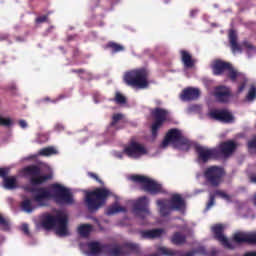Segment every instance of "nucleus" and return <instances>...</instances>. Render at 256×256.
<instances>
[{"instance_id":"nucleus-7","label":"nucleus","mask_w":256,"mask_h":256,"mask_svg":"<svg viewBox=\"0 0 256 256\" xmlns=\"http://www.w3.org/2000/svg\"><path fill=\"white\" fill-rule=\"evenodd\" d=\"M204 179L211 187H219L225 177V169L221 166H210L204 170Z\"/></svg>"},{"instance_id":"nucleus-49","label":"nucleus","mask_w":256,"mask_h":256,"mask_svg":"<svg viewBox=\"0 0 256 256\" xmlns=\"http://www.w3.org/2000/svg\"><path fill=\"white\" fill-rule=\"evenodd\" d=\"M7 39H9V35L8 34L0 35V41H7Z\"/></svg>"},{"instance_id":"nucleus-6","label":"nucleus","mask_w":256,"mask_h":256,"mask_svg":"<svg viewBox=\"0 0 256 256\" xmlns=\"http://www.w3.org/2000/svg\"><path fill=\"white\" fill-rule=\"evenodd\" d=\"M169 143H172L173 145H179V147H186L187 150L191 147V141L189 139L185 138L181 131L177 128L170 129L162 141V147H168Z\"/></svg>"},{"instance_id":"nucleus-13","label":"nucleus","mask_w":256,"mask_h":256,"mask_svg":"<svg viewBox=\"0 0 256 256\" xmlns=\"http://www.w3.org/2000/svg\"><path fill=\"white\" fill-rule=\"evenodd\" d=\"M124 153L131 159H139L143 155H147V148L135 140H132L125 148Z\"/></svg>"},{"instance_id":"nucleus-19","label":"nucleus","mask_w":256,"mask_h":256,"mask_svg":"<svg viewBox=\"0 0 256 256\" xmlns=\"http://www.w3.org/2000/svg\"><path fill=\"white\" fill-rule=\"evenodd\" d=\"M217 149H219L220 157H229L235 153L237 149V143H235L233 140H228L222 142Z\"/></svg>"},{"instance_id":"nucleus-39","label":"nucleus","mask_w":256,"mask_h":256,"mask_svg":"<svg viewBox=\"0 0 256 256\" xmlns=\"http://www.w3.org/2000/svg\"><path fill=\"white\" fill-rule=\"evenodd\" d=\"M11 125H13V121H11L10 118H3V116H0L1 127H11Z\"/></svg>"},{"instance_id":"nucleus-50","label":"nucleus","mask_w":256,"mask_h":256,"mask_svg":"<svg viewBox=\"0 0 256 256\" xmlns=\"http://www.w3.org/2000/svg\"><path fill=\"white\" fill-rule=\"evenodd\" d=\"M249 179H250V183H255L256 184V174H251Z\"/></svg>"},{"instance_id":"nucleus-28","label":"nucleus","mask_w":256,"mask_h":256,"mask_svg":"<svg viewBox=\"0 0 256 256\" xmlns=\"http://www.w3.org/2000/svg\"><path fill=\"white\" fill-rule=\"evenodd\" d=\"M3 187L8 191H12V189H17V178L15 176H6L3 180Z\"/></svg>"},{"instance_id":"nucleus-44","label":"nucleus","mask_w":256,"mask_h":256,"mask_svg":"<svg viewBox=\"0 0 256 256\" xmlns=\"http://www.w3.org/2000/svg\"><path fill=\"white\" fill-rule=\"evenodd\" d=\"M249 149H256V136L253 137L250 141H248Z\"/></svg>"},{"instance_id":"nucleus-18","label":"nucleus","mask_w":256,"mask_h":256,"mask_svg":"<svg viewBox=\"0 0 256 256\" xmlns=\"http://www.w3.org/2000/svg\"><path fill=\"white\" fill-rule=\"evenodd\" d=\"M214 97L218 103H229L231 99V88L227 86H217L214 90Z\"/></svg>"},{"instance_id":"nucleus-24","label":"nucleus","mask_w":256,"mask_h":256,"mask_svg":"<svg viewBox=\"0 0 256 256\" xmlns=\"http://www.w3.org/2000/svg\"><path fill=\"white\" fill-rule=\"evenodd\" d=\"M163 233H165V229L163 228L140 231L142 239H159V237H161Z\"/></svg>"},{"instance_id":"nucleus-34","label":"nucleus","mask_w":256,"mask_h":256,"mask_svg":"<svg viewBox=\"0 0 256 256\" xmlns=\"http://www.w3.org/2000/svg\"><path fill=\"white\" fill-rule=\"evenodd\" d=\"M123 211H125V208L116 204L107 209L106 215H115V213H121Z\"/></svg>"},{"instance_id":"nucleus-23","label":"nucleus","mask_w":256,"mask_h":256,"mask_svg":"<svg viewBox=\"0 0 256 256\" xmlns=\"http://www.w3.org/2000/svg\"><path fill=\"white\" fill-rule=\"evenodd\" d=\"M180 57L185 69H193L195 67V59H193V55L189 51L180 50Z\"/></svg>"},{"instance_id":"nucleus-16","label":"nucleus","mask_w":256,"mask_h":256,"mask_svg":"<svg viewBox=\"0 0 256 256\" xmlns=\"http://www.w3.org/2000/svg\"><path fill=\"white\" fill-rule=\"evenodd\" d=\"M211 119L220 123H234L235 116L227 109H214L210 112Z\"/></svg>"},{"instance_id":"nucleus-10","label":"nucleus","mask_w":256,"mask_h":256,"mask_svg":"<svg viewBox=\"0 0 256 256\" xmlns=\"http://www.w3.org/2000/svg\"><path fill=\"white\" fill-rule=\"evenodd\" d=\"M109 247L106 248L105 253L110 256H127L131 253H139V245L133 243H125L122 246L118 244H106Z\"/></svg>"},{"instance_id":"nucleus-20","label":"nucleus","mask_w":256,"mask_h":256,"mask_svg":"<svg viewBox=\"0 0 256 256\" xmlns=\"http://www.w3.org/2000/svg\"><path fill=\"white\" fill-rule=\"evenodd\" d=\"M170 209L172 211L183 212L186 209L185 199L180 194H174L169 200Z\"/></svg>"},{"instance_id":"nucleus-30","label":"nucleus","mask_w":256,"mask_h":256,"mask_svg":"<svg viewBox=\"0 0 256 256\" xmlns=\"http://www.w3.org/2000/svg\"><path fill=\"white\" fill-rule=\"evenodd\" d=\"M21 209L22 211H25V213H33V211H35L33 200L29 198L24 199L21 203Z\"/></svg>"},{"instance_id":"nucleus-36","label":"nucleus","mask_w":256,"mask_h":256,"mask_svg":"<svg viewBox=\"0 0 256 256\" xmlns=\"http://www.w3.org/2000/svg\"><path fill=\"white\" fill-rule=\"evenodd\" d=\"M0 225L3 226L4 231H9V229H11V222L5 219V217H3L1 214H0Z\"/></svg>"},{"instance_id":"nucleus-2","label":"nucleus","mask_w":256,"mask_h":256,"mask_svg":"<svg viewBox=\"0 0 256 256\" xmlns=\"http://www.w3.org/2000/svg\"><path fill=\"white\" fill-rule=\"evenodd\" d=\"M212 71L213 75L216 76L223 75L225 71H227L226 77L230 79L232 83H237V81L239 83L237 92L243 93V91H245V87H247V77H245V74L237 71L232 63L223 60H215L212 65Z\"/></svg>"},{"instance_id":"nucleus-27","label":"nucleus","mask_w":256,"mask_h":256,"mask_svg":"<svg viewBox=\"0 0 256 256\" xmlns=\"http://www.w3.org/2000/svg\"><path fill=\"white\" fill-rule=\"evenodd\" d=\"M173 245H185L187 243V235L181 232H175L171 237Z\"/></svg>"},{"instance_id":"nucleus-21","label":"nucleus","mask_w":256,"mask_h":256,"mask_svg":"<svg viewBox=\"0 0 256 256\" xmlns=\"http://www.w3.org/2000/svg\"><path fill=\"white\" fill-rule=\"evenodd\" d=\"M201 91L198 88L188 87L185 88L180 94L181 101H195L199 99Z\"/></svg>"},{"instance_id":"nucleus-46","label":"nucleus","mask_w":256,"mask_h":256,"mask_svg":"<svg viewBox=\"0 0 256 256\" xmlns=\"http://www.w3.org/2000/svg\"><path fill=\"white\" fill-rule=\"evenodd\" d=\"M60 99H63V97L60 96L59 98L54 99V100H51V98H49V97H45V98L43 99V101H45L46 103H57V101H59Z\"/></svg>"},{"instance_id":"nucleus-52","label":"nucleus","mask_w":256,"mask_h":256,"mask_svg":"<svg viewBox=\"0 0 256 256\" xmlns=\"http://www.w3.org/2000/svg\"><path fill=\"white\" fill-rule=\"evenodd\" d=\"M243 256H256V251H254V252H247Z\"/></svg>"},{"instance_id":"nucleus-8","label":"nucleus","mask_w":256,"mask_h":256,"mask_svg":"<svg viewBox=\"0 0 256 256\" xmlns=\"http://www.w3.org/2000/svg\"><path fill=\"white\" fill-rule=\"evenodd\" d=\"M131 180L134 181V183H140L143 191L150 193V195H159V193H163V186L154 180L147 178V176L133 175Z\"/></svg>"},{"instance_id":"nucleus-42","label":"nucleus","mask_w":256,"mask_h":256,"mask_svg":"<svg viewBox=\"0 0 256 256\" xmlns=\"http://www.w3.org/2000/svg\"><path fill=\"white\" fill-rule=\"evenodd\" d=\"M47 19H49L48 15H43V16H39L36 18V23L41 24V23H46Z\"/></svg>"},{"instance_id":"nucleus-48","label":"nucleus","mask_w":256,"mask_h":256,"mask_svg":"<svg viewBox=\"0 0 256 256\" xmlns=\"http://www.w3.org/2000/svg\"><path fill=\"white\" fill-rule=\"evenodd\" d=\"M19 125L22 129H27V122L25 120H20Z\"/></svg>"},{"instance_id":"nucleus-53","label":"nucleus","mask_w":256,"mask_h":256,"mask_svg":"<svg viewBox=\"0 0 256 256\" xmlns=\"http://www.w3.org/2000/svg\"><path fill=\"white\" fill-rule=\"evenodd\" d=\"M55 129H56V131H61V130L63 129V125L57 124V125L55 126Z\"/></svg>"},{"instance_id":"nucleus-4","label":"nucleus","mask_w":256,"mask_h":256,"mask_svg":"<svg viewBox=\"0 0 256 256\" xmlns=\"http://www.w3.org/2000/svg\"><path fill=\"white\" fill-rule=\"evenodd\" d=\"M67 223V215L60 212L56 214V216H53L51 214L46 215L42 220V227L47 231H49L50 229H55L56 227L57 235H59L60 237H65L68 234Z\"/></svg>"},{"instance_id":"nucleus-40","label":"nucleus","mask_w":256,"mask_h":256,"mask_svg":"<svg viewBox=\"0 0 256 256\" xmlns=\"http://www.w3.org/2000/svg\"><path fill=\"white\" fill-rule=\"evenodd\" d=\"M242 47H244L245 50L249 53L250 51H256V48L254 45L251 44V42L244 40L242 42Z\"/></svg>"},{"instance_id":"nucleus-25","label":"nucleus","mask_w":256,"mask_h":256,"mask_svg":"<svg viewBox=\"0 0 256 256\" xmlns=\"http://www.w3.org/2000/svg\"><path fill=\"white\" fill-rule=\"evenodd\" d=\"M215 195H217L218 197H221V199H225V201H231V196H229V194L221 190H216L214 194L209 195V200H208V203L206 204L207 211H209V209H211V207L215 205Z\"/></svg>"},{"instance_id":"nucleus-12","label":"nucleus","mask_w":256,"mask_h":256,"mask_svg":"<svg viewBox=\"0 0 256 256\" xmlns=\"http://www.w3.org/2000/svg\"><path fill=\"white\" fill-rule=\"evenodd\" d=\"M195 152L197 154L198 163L205 164L209 163L212 159H221V152L218 148L196 145Z\"/></svg>"},{"instance_id":"nucleus-22","label":"nucleus","mask_w":256,"mask_h":256,"mask_svg":"<svg viewBox=\"0 0 256 256\" xmlns=\"http://www.w3.org/2000/svg\"><path fill=\"white\" fill-rule=\"evenodd\" d=\"M88 249L91 255H101V253H105L106 249H109V245L92 241L88 243Z\"/></svg>"},{"instance_id":"nucleus-3","label":"nucleus","mask_w":256,"mask_h":256,"mask_svg":"<svg viewBox=\"0 0 256 256\" xmlns=\"http://www.w3.org/2000/svg\"><path fill=\"white\" fill-rule=\"evenodd\" d=\"M109 197H111V190L95 188L92 191H86L84 203L90 213H95V211H99L107 203Z\"/></svg>"},{"instance_id":"nucleus-41","label":"nucleus","mask_w":256,"mask_h":256,"mask_svg":"<svg viewBox=\"0 0 256 256\" xmlns=\"http://www.w3.org/2000/svg\"><path fill=\"white\" fill-rule=\"evenodd\" d=\"M39 143H47L49 141V134L40 133L38 134Z\"/></svg>"},{"instance_id":"nucleus-15","label":"nucleus","mask_w":256,"mask_h":256,"mask_svg":"<svg viewBox=\"0 0 256 256\" xmlns=\"http://www.w3.org/2000/svg\"><path fill=\"white\" fill-rule=\"evenodd\" d=\"M211 231L214 234V239H216V241H219V243H221V245H223L225 249H235V244L230 242L229 239H227V237H225V235L223 234V231H225L223 224H216L212 226Z\"/></svg>"},{"instance_id":"nucleus-5","label":"nucleus","mask_w":256,"mask_h":256,"mask_svg":"<svg viewBox=\"0 0 256 256\" xmlns=\"http://www.w3.org/2000/svg\"><path fill=\"white\" fill-rule=\"evenodd\" d=\"M149 72L145 68L129 71L124 76V81L129 87L134 89H147L149 87Z\"/></svg>"},{"instance_id":"nucleus-29","label":"nucleus","mask_w":256,"mask_h":256,"mask_svg":"<svg viewBox=\"0 0 256 256\" xmlns=\"http://www.w3.org/2000/svg\"><path fill=\"white\" fill-rule=\"evenodd\" d=\"M157 205L160 207V215L161 217H169L171 215V205L170 204H165L162 200L157 201Z\"/></svg>"},{"instance_id":"nucleus-38","label":"nucleus","mask_w":256,"mask_h":256,"mask_svg":"<svg viewBox=\"0 0 256 256\" xmlns=\"http://www.w3.org/2000/svg\"><path fill=\"white\" fill-rule=\"evenodd\" d=\"M255 98H256V88H255V86H251L248 91V94L246 96V99L248 101H253V99H255Z\"/></svg>"},{"instance_id":"nucleus-17","label":"nucleus","mask_w":256,"mask_h":256,"mask_svg":"<svg viewBox=\"0 0 256 256\" xmlns=\"http://www.w3.org/2000/svg\"><path fill=\"white\" fill-rule=\"evenodd\" d=\"M233 241L238 245H242V243H247L248 245H256V233L237 232L233 236Z\"/></svg>"},{"instance_id":"nucleus-51","label":"nucleus","mask_w":256,"mask_h":256,"mask_svg":"<svg viewBox=\"0 0 256 256\" xmlns=\"http://www.w3.org/2000/svg\"><path fill=\"white\" fill-rule=\"evenodd\" d=\"M72 73H85V69H72Z\"/></svg>"},{"instance_id":"nucleus-1","label":"nucleus","mask_w":256,"mask_h":256,"mask_svg":"<svg viewBox=\"0 0 256 256\" xmlns=\"http://www.w3.org/2000/svg\"><path fill=\"white\" fill-rule=\"evenodd\" d=\"M24 191L32 193V199L40 207H47L49 201L54 199L58 205H73V194L65 186L54 183L50 185V190L45 187L24 186Z\"/></svg>"},{"instance_id":"nucleus-47","label":"nucleus","mask_w":256,"mask_h":256,"mask_svg":"<svg viewBox=\"0 0 256 256\" xmlns=\"http://www.w3.org/2000/svg\"><path fill=\"white\" fill-rule=\"evenodd\" d=\"M22 231H23V233H24V235H31V233L29 232V225H27V224H23L22 225Z\"/></svg>"},{"instance_id":"nucleus-9","label":"nucleus","mask_w":256,"mask_h":256,"mask_svg":"<svg viewBox=\"0 0 256 256\" xmlns=\"http://www.w3.org/2000/svg\"><path fill=\"white\" fill-rule=\"evenodd\" d=\"M150 115L154 119L151 126V133L153 137H157L160 127L169 119V110L161 107H156L150 110Z\"/></svg>"},{"instance_id":"nucleus-45","label":"nucleus","mask_w":256,"mask_h":256,"mask_svg":"<svg viewBox=\"0 0 256 256\" xmlns=\"http://www.w3.org/2000/svg\"><path fill=\"white\" fill-rule=\"evenodd\" d=\"M88 175L92 178L95 179V181H97L98 183H100L101 185H103V180L99 179V176L93 172H89Z\"/></svg>"},{"instance_id":"nucleus-33","label":"nucleus","mask_w":256,"mask_h":256,"mask_svg":"<svg viewBox=\"0 0 256 256\" xmlns=\"http://www.w3.org/2000/svg\"><path fill=\"white\" fill-rule=\"evenodd\" d=\"M39 155H42L43 157H49L51 155H57V149L55 147H46L39 151Z\"/></svg>"},{"instance_id":"nucleus-14","label":"nucleus","mask_w":256,"mask_h":256,"mask_svg":"<svg viewBox=\"0 0 256 256\" xmlns=\"http://www.w3.org/2000/svg\"><path fill=\"white\" fill-rule=\"evenodd\" d=\"M133 213L140 219H145V217L151 215V211L149 210V198H147V196H142L134 202Z\"/></svg>"},{"instance_id":"nucleus-26","label":"nucleus","mask_w":256,"mask_h":256,"mask_svg":"<svg viewBox=\"0 0 256 256\" xmlns=\"http://www.w3.org/2000/svg\"><path fill=\"white\" fill-rule=\"evenodd\" d=\"M229 43L232 49V53H237V51L241 53V45L237 43V32H235V30H230L229 32Z\"/></svg>"},{"instance_id":"nucleus-11","label":"nucleus","mask_w":256,"mask_h":256,"mask_svg":"<svg viewBox=\"0 0 256 256\" xmlns=\"http://www.w3.org/2000/svg\"><path fill=\"white\" fill-rule=\"evenodd\" d=\"M24 172L30 177V183L33 187L43 185V183L53 179L52 174L41 175V167L37 165H30L24 168Z\"/></svg>"},{"instance_id":"nucleus-31","label":"nucleus","mask_w":256,"mask_h":256,"mask_svg":"<svg viewBox=\"0 0 256 256\" xmlns=\"http://www.w3.org/2000/svg\"><path fill=\"white\" fill-rule=\"evenodd\" d=\"M91 231H93V226L91 224H82L78 227L80 237H89Z\"/></svg>"},{"instance_id":"nucleus-32","label":"nucleus","mask_w":256,"mask_h":256,"mask_svg":"<svg viewBox=\"0 0 256 256\" xmlns=\"http://www.w3.org/2000/svg\"><path fill=\"white\" fill-rule=\"evenodd\" d=\"M106 49H111L112 53H121V51H125V47L116 42H108Z\"/></svg>"},{"instance_id":"nucleus-43","label":"nucleus","mask_w":256,"mask_h":256,"mask_svg":"<svg viewBox=\"0 0 256 256\" xmlns=\"http://www.w3.org/2000/svg\"><path fill=\"white\" fill-rule=\"evenodd\" d=\"M9 175V168H0V177L4 180Z\"/></svg>"},{"instance_id":"nucleus-35","label":"nucleus","mask_w":256,"mask_h":256,"mask_svg":"<svg viewBox=\"0 0 256 256\" xmlns=\"http://www.w3.org/2000/svg\"><path fill=\"white\" fill-rule=\"evenodd\" d=\"M114 101L117 105H125V103H127V98L121 94V92H116Z\"/></svg>"},{"instance_id":"nucleus-37","label":"nucleus","mask_w":256,"mask_h":256,"mask_svg":"<svg viewBox=\"0 0 256 256\" xmlns=\"http://www.w3.org/2000/svg\"><path fill=\"white\" fill-rule=\"evenodd\" d=\"M122 119H123V114H119V113L114 114L112 116V121L110 123V127H115V125H117L119 121H122Z\"/></svg>"}]
</instances>
